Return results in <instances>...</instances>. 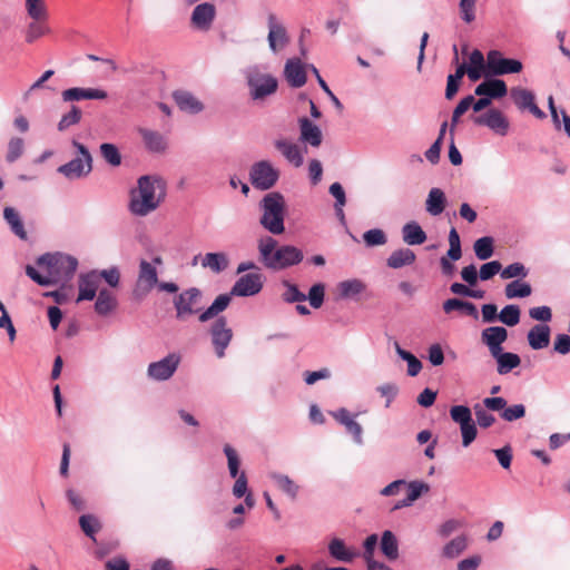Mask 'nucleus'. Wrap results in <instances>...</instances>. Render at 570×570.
<instances>
[{
  "label": "nucleus",
  "mask_w": 570,
  "mask_h": 570,
  "mask_svg": "<svg viewBox=\"0 0 570 570\" xmlns=\"http://www.w3.org/2000/svg\"><path fill=\"white\" fill-rule=\"evenodd\" d=\"M36 263L45 268L47 274H40L31 265L26 266V274L40 286L65 285L73 277L78 267L77 258L61 253L43 254Z\"/></svg>",
  "instance_id": "f257e3e1"
},
{
  "label": "nucleus",
  "mask_w": 570,
  "mask_h": 570,
  "mask_svg": "<svg viewBox=\"0 0 570 570\" xmlns=\"http://www.w3.org/2000/svg\"><path fill=\"white\" fill-rule=\"evenodd\" d=\"M166 197V183L156 175H145L138 178L137 187L130 191L129 210L131 214L145 217L155 212Z\"/></svg>",
  "instance_id": "f03ea898"
},
{
  "label": "nucleus",
  "mask_w": 570,
  "mask_h": 570,
  "mask_svg": "<svg viewBox=\"0 0 570 570\" xmlns=\"http://www.w3.org/2000/svg\"><path fill=\"white\" fill-rule=\"evenodd\" d=\"M264 284V276L253 272L240 276L233 285L229 294H220L199 316L200 323H206L224 312L230 304L232 296L248 297L258 294Z\"/></svg>",
  "instance_id": "7ed1b4c3"
},
{
  "label": "nucleus",
  "mask_w": 570,
  "mask_h": 570,
  "mask_svg": "<svg viewBox=\"0 0 570 570\" xmlns=\"http://www.w3.org/2000/svg\"><path fill=\"white\" fill-rule=\"evenodd\" d=\"M277 240L272 236H264L258 240L261 263L269 269L281 271L303 261V252L292 245L277 247Z\"/></svg>",
  "instance_id": "20e7f679"
},
{
  "label": "nucleus",
  "mask_w": 570,
  "mask_h": 570,
  "mask_svg": "<svg viewBox=\"0 0 570 570\" xmlns=\"http://www.w3.org/2000/svg\"><path fill=\"white\" fill-rule=\"evenodd\" d=\"M249 98L255 102H264L278 89L277 78L266 67L254 63L243 70Z\"/></svg>",
  "instance_id": "39448f33"
},
{
  "label": "nucleus",
  "mask_w": 570,
  "mask_h": 570,
  "mask_svg": "<svg viewBox=\"0 0 570 570\" xmlns=\"http://www.w3.org/2000/svg\"><path fill=\"white\" fill-rule=\"evenodd\" d=\"M262 216L259 224L273 235H281L285 232L286 202L283 194L272 191L266 194L259 202Z\"/></svg>",
  "instance_id": "423d86ee"
},
{
  "label": "nucleus",
  "mask_w": 570,
  "mask_h": 570,
  "mask_svg": "<svg viewBox=\"0 0 570 570\" xmlns=\"http://www.w3.org/2000/svg\"><path fill=\"white\" fill-rule=\"evenodd\" d=\"M72 146L77 149V156L57 169L69 180L86 177L92 170V157L88 148L77 140H72Z\"/></svg>",
  "instance_id": "0eeeda50"
},
{
  "label": "nucleus",
  "mask_w": 570,
  "mask_h": 570,
  "mask_svg": "<svg viewBox=\"0 0 570 570\" xmlns=\"http://www.w3.org/2000/svg\"><path fill=\"white\" fill-rule=\"evenodd\" d=\"M203 293L196 287H190L177 296H175L173 304L176 311V318L185 322L190 316L197 315L198 317L204 312L202 306Z\"/></svg>",
  "instance_id": "6e6552de"
},
{
  "label": "nucleus",
  "mask_w": 570,
  "mask_h": 570,
  "mask_svg": "<svg viewBox=\"0 0 570 570\" xmlns=\"http://www.w3.org/2000/svg\"><path fill=\"white\" fill-rule=\"evenodd\" d=\"M279 175V170L269 160H259L249 169L250 184L258 190L273 188L278 181Z\"/></svg>",
  "instance_id": "1a4fd4ad"
},
{
  "label": "nucleus",
  "mask_w": 570,
  "mask_h": 570,
  "mask_svg": "<svg viewBox=\"0 0 570 570\" xmlns=\"http://www.w3.org/2000/svg\"><path fill=\"white\" fill-rule=\"evenodd\" d=\"M450 416L452 421L460 426L462 435V445L469 446L476 438L478 429L472 419L470 407L466 405H453L450 409Z\"/></svg>",
  "instance_id": "9d476101"
},
{
  "label": "nucleus",
  "mask_w": 570,
  "mask_h": 570,
  "mask_svg": "<svg viewBox=\"0 0 570 570\" xmlns=\"http://www.w3.org/2000/svg\"><path fill=\"white\" fill-rule=\"evenodd\" d=\"M181 357L177 353H169L164 358L151 362L147 367L148 379L156 382H164L173 377L176 373Z\"/></svg>",
  "instance_id": "9b49d317"
},
{
  "label": "nucleus",
  "mask_w": 570,
  "mask_h": 570,
  "mask_svg": "<svg viewBox=\"0 0 570 570\" xmlns=\"http://www.w3.org/2000/svg\"><path fill=\"white\" fill-rule=\"evenodd\" d=\"M522 68L523 65L518 59L504 58L498 50L488 52V75L491 77L518 73Z\"/></svg>",
  "instance_id": "f8f14e48"
},
{
  "label": "nucleus",
  "mask_w": 570,
  "mask_h": 570,
  "mask_svg": "<svg viewBox=\"0 0 570 570\" xmlns=\"http://www.w3.org/2000/svg\"><path fill=\"white\" fill-rule=\"evenodd\" d=\"M473 122L489 128L499 136H505L510 129L509 119L497 108H490L485 112L473 117Z\"/></svg>",
  "instance_id": "ddd939ff"
},
{
  "label": "nucleus",
  "mask_w": 570,
  "mask_h": 570,
  "mask_svg": "<svg viewBox=\"0 0 570 570\" xmlns=\"http://www.w3.org/2000/svg\"><path fill=\"white\" fill-rule=\"evenodd\" d=\"M158 284V273L156 266L150 262L141 259L139 262L138 276L134 288L137 297H144L151 292Z\"/></svg>",
  "instance_id": "4468645a"
},
{
  "label": "nucleus",
  "mask_w": 570,
  "mask_h": 570,
  "mask_svg": "<svg viewBox=\"0 0 570 570\" xmlns=\"http://www.w3.org/2000/svg\"><path fill=\"white\" fill-rule=\"evenodd\" d=\"M267 42L273 53H278L289 43V36L283 23H281L274 13L267 17Z\"/></svg>",
  "instance_id": "2eb2a0df"
},
{
  "label": "nucleus",
  "mask_w": 570,
  "mask_h": 570,
  "mask_svg": "<svg viewBox=\"0 0 570 570\" xmlns=\"http://www.w3.org/2000/svg\"><path fill=\"white\" fill-rule=\"evenodd\" d=\"M217 10L212 2L197 4L190 14V26L198 31L207 32L212 29L216 19Z\"/></svg>",
  "instance_id": "dca6fc26"
},
{
  "label": "nucleus",
  "mask_w": 570,
  "mask_h": 570,
  "mask_svg": "<svg viewBox=\"0 0 570 570\" xmlns=\"http://www.w3.org/2000/svg\"><path fill=\"white\" fill-rule=\"evenodd\" d=\"M210 336L217 356L223 357L233 337V331L228 327L226 317L220 316L213 323Z\"/></svg>",
  "instance_id": "f3484780"
},
{
  "label": "nucleus",
  "mask_w": 570,
  "mask_h": 570,
  "mask_svg": "<svg viewBox=\"0 0 570 570\" xmlns=\"http://www.w3.org/2000/svg\"><path fill=\"white\" fill-rule=\"evenodd\" d=\"M511 98L520 110H529L539 119L546 117V114L535 105L534 94L528 89L514 87L510 91Z\"/></svg>",
  "instance_id": "a211bd4d"
},
{
  "label": "nucleus",
  "mask_w": 570,
  "mask_h": 570,
  "mask_svg": "<svg viewBox=\"0 0 570 570\" xmlns=\"http://www.w3.org/2000/svg\"><path fill=\"white\" fill-rule=\"evenodd\" d=\"M99 275L97 271L81 274L78 281L79 294L77 302L92 301L99 292Z\"/></svg>",
  "instance_id": "6ab92c4d"
},
{
  "label": "nucleus",
  "mask_w": 570,
  "mask_h": 570,
  "mask_svg": "<svg viewBox=\"0 0 570 570\" xmlns=\"http://www.w3.org/2000/svg\"><path fill=\"white\" fill-rule=\"evenodd\" d=\"M108 97L107 91L99 88H81L73 87L66 89L61 92V98L65 102L80 101L83 99L104 100Z\"/></svg>",
  "instance_id": "aec40b11"
},
{
  "label": "nucleus",
  "mask_w": 570,
  "mask_h": 570,
  "mask_svg": "<svg viewBox=\"0 0 570 570\" xmlns=\"http://www.w3.org/2000/svg\"><path fill=\"white\" fill-rule=\"evenodd\" d=\"M299 140L312 147H320L323 141L321 128L306 117L298 119Z\"/></svg>",
  "instance_id": "412c9836"
},
{
  "label": "nucleus",
  "mask_w": 570,
  "mask_h": 570,
  "mask_svg": "<svg viewBox=\"0 0 570 570\" xmlns=\"http://www.w3.org/2000/svg\"><path fill=\"white\" fill-rule=\"evenodd\" d=\"M284 75L293 88H301L306 83L305 67L298 58L288 59L285 63Z\"/></svg>",
  "instance_id": "4be33fe9"
},
{
  "label": "nucleus",
  "mask_w": 570,
  "mask_h": 570,
  "mask_svg": "<svg viewBox=\"0 0 570 570\" xmlns=\"http://www.w3.org/2000/svg\"><path fill=\"white\" fill-rule=\"evenodd\" d=\"M274 146L283 155V157L293 166L301 167L303 165V151L297 144L285 138H281L274 141Z\"/></svg>",
  "instance_id": "5701e85b"
},
{
  "label": "nucleus",
  "mask_w": 570,
  "mask_h": 570,
  "mask_svg": "<svg viewBox=\"0 0 570 570\" xmlns=\"http://www.w3.org/2000/svg\"><path fill=\"white\" fill-rule=\"evenodd\" d=\"M508 88L503 80L492 78L489 80H485L481 83H479L475 89L474 94L476 96H483L485 98H489L492 102L493 99L502 98L507 95Z\"/></svg>",
  "instance_id": "b1692460"
},
{
  "label": "nucleus",
  "mask_w": 570,
  "mask_h": 570,
  "mask_svg": "<svg viewBox=\"0 0 570 570\" xmlns=\"http://www.w3.org/2000/svg\"><path fill=\"white\" fill-rule=\"evenodd\" d=\"M425 210L431 216H440L448 206V198L445 193L438 187L429 190L425 203Z\"/></svg>",
  "instance_id": "393cba45"
},
{
  "label": "nucleus",
  "mask_w": 570,
  "mask_h": 570,
  "mask_svg": "<svg viewBox=\"0 0 570 570\" xmlns=\"http://www.w3.org/2000/svg\"><path fill=\"white\" fill-rule=\"evenodd\" d=\"M118 307L117 296L107 288H101L98 292L97 299L95 302V312L99 316H109Z\"/></svg>",
  "instance_id": "a878e982"
},
{
  "label": "nucleus",
  "mask_w": 570,
  "mask_h": 570,
  "mask_svg": "<svg viewBox=\"0 0 570 570\" xmlns=\"http://www.w3.org/2000/svg\"><path fill=\"white\" fill-rule=\"evenodd\" d=\"M328 553L337 562L350 563L352 562L357 553L350 547L346 546L344 540L340 538H333L328 542Z\"/></svg>",
  "instance_id": "bb28decb"
},
{
  "label": "nucleus",
  "mask_w": 570,
  "mask_h": 570,
  "mask_svg": "<svg viewBox=\"0 0 570 570\" xmlns=\"http://www.w3.org/2000/svg\"><path fill=\"white\" fill-rule=\"evenodd\" d=\"M173 97L183 111L195 115L204 110V105L189 91L178 90L174 92Z\"/></svg>",
  "instance_id": "cd10ccee"
},
{
  "label": "nucleus",
  "mask_w": 570,
  "mask_h": 570,
  "mask_svg": "<svg viewBox=\"0 0 570 570\" xmlns=\"http://www.w3.org/2000/svg\"><path fill=\"white\" fill-rule=\"evenodd\" d=\"M470 66L469 79L471 81H478L482 76L489 77L488 75V58L485 59L483 53L475 49L470 53L469 57Z\"/></svg>",
  "instance_id": "c85d7f7f"
},
{
  "label": "nucleus",
  "mask_w": 570,
  "mask_h": 570,
  "mask_svg": "<svg viewBox=\"0 0 570 570\" xmlns=\"http://www.w3.org/2000/svg\"><path fill=\"white\" fill-rule=\"evenodd\" d=\"M550 326L547 324H538L534 325L528 332V342L531 348L533 350H542L547 347L550 343Z\"/></svg>",
  "instance_id": "c756f323"
},
{
  "label": "nucleus",
  "mask_w": 570,
  "mask_h": 570,
  "mask_svg": "<svg viewBox=\"0 0 570 570\" xmlns=\"http://www.w3.org/2000/svg\"><path fill=\"white\" fill-rule=\"evenodd\" d=\"M402 239L409 246L422 245L428 236L419 223L412 220L403 225Z\"/></svg>",
  "instance_id": "7c9ffc66"
},
{
  "label": "nucleus",
  "mask_w": 570,
  "mask_h": 570,
  "mask_svg": "<svg viewBox=\"0 0 570 570\" xmlns=\"http://www.w3.org/2000/svg\"><path fill=\"white\" fill-rule=\"evenodd\" d=\"M139 134L148 150L153 153H164L166 150L167 140L163 134L147 128H140Z\"/></svg>",
  "instance_id": "2f4dec72"
},
{
  "label": "nucleus",
  "mask_w": 570,
  "mask_h": 570,
  "mask_svg": "<svg viewBox=\"0 0 570 570\" xmlns=\"http://www.w3.org/2000/svg\"><path fill=\"white\" fill-rule=\"evenodd\" d=\"M380 549H381L383 556L389 561H395L399 558V556H400L399 541H397L396 535L392 531L385 530L382 532V535L380 539Z\"/></svg>",
  "instance_id": "473e14b6"
},
{
  "label": "nucleus",
  "mask_w": 570,
  "mask_h": 570,
  "mask_svg": "<svg viewBox=\"0 0 570 570\" xmlns=\"http://www.w3.org/2000/svg\"><path fill=\"white\" fill-rule=\"evenodd\" d=\"M416 259L415 253L410 248H399L391 253L386 259L390 268L399 269L404 266L412 265Z\"/></svg>",
  "instance_id": "72a5a7b5"
},
{
  "label": "nucleus",
  "mask_w": 570,
  "mask_h": 570,
  "mask_svg": "<svg viewBox=\"0 0 570 570\" xmlns=\"http://www.w3.org/2000/svg\"><path fill=\"white\" fill-rule=\"evenodd\" d=\"M269 478L275 483V485L286 495L293 500L296 499L299 488L288 475L278 472H272L269 473Z\"/></svg>",
  "instance_id": "f704fd0d"
},
{
  "label": "nucleus",
  "mask_w": 570,
  "mask_h": 570,
  "mask_svg": "<svg viewBox=\"0 0 570 570\" xmlns=\"http://www.w3.org/2000/svg\"><path fill=\"white\" fill-rule=\"evenodd\" d=\"M365 284L357 278L343 281L337 285L338 295L341 298H355L357 295L365 291Z\"/></svg>",
  "instance_id": "c9c22d12"
},
{
  "label": "nucleus",
  "mask_w": 570,
  "mask_h": 570,
  "mask_svg": "<svg viewBox=\"0 0 570 570\" xmlns=\"http://www.w3.org/2000/svg\"><path fill=\"white\" fill-rule=\"evenodd\" d=\"M3 218L10 226L12 233L21 239H27V232L23 223L20 218L19 213L12 207H6L3 209Z\"/></svg>",
  "instance_id": "e433bc0d"
},
{
  "label": "nucleus",
  "mask_w": 570,
  "mask_h": 570,
  "mask_svg": "<svg viewBox=\"0 0 570 570\" xmlns=\"http://www.w3.org/2000/svg\"><path fill=\"white\" fill-rule=\"evenodd\" d=\"M443 311L449 314L453 311H462L465 314L478 318L479 313L475 305L471 302L461 301L459 298H449L443 303Z\"/></svg>",
  "instance_id": "4c0bfd02"
},
{
  "label": "nucleus",
  "mask_w": 570,
  "mask_h": 570,
  "mask_svg": "<svg viewBox=\"0 0 570 570\" xmlns=\"http://www.w3.org/2000/svg\"><path fill=\"white\" fill-rule=\"evenodd\" d=\"M228 263V257L225 253H207L203 258L202 265L218 274L227 268Z\"/></svg>",
  "instance_id": "58836bf2"
},
{
  "label": "nucleus",
  "mask_w": 570,
  "mask_h": 570,
  "mask_svg": "<svg viewBox=\"0 0 570 570\" xmlns=\"http://www.w3.org/2000/svg\"><path fill=\"white\" fill-rule=\"evenodd\" d=\"M24 7L27 14L31 20L46 21L49 17L47 3L45 0H26Z\"/></svg>",
  "instance_id": "ea45409f"
},
{
  "label": "nucleus",
  "mask_w": 570,
  "mask_h": 570,
  "mask_svg": "<svg viewBox=\"0 0 570 570\" xmlns=\"http://www.w3.org/2000/svg\"><path fill=\"white\" fill-rule=\"evenodd\" d=\"M532 293L531 285L521 281H512L505 285L504 294L508 299L524 298Z\"/></svg>",
  "instance_id": "a19ab883"
},
{
  "label": "nucleus",
  "mask_w": 570,
  "mask_h": 570,
  "mask_svg": "<svg viewBox=\"0 0 570 570\" xmlns=\"http://www.w3.org/2000/svg\"><path fill=\"white\" fill-rule=\"evenodd\" d=\"M394 348L396 354L407 363V374L416 376L422 370L421 361L409 351L403 350L397 342L394 343Z\"/></svg>",
  "instance_id": "79ce46f5"
},
{
  "label": "nucleus",
  "mask_w": 570,
  "mask_h": 570,
  "mask_svg": "<svg viewBox=\"0 0 570 570\" xmlns=\"http://www.w3.org/2000/svg\"><path fill=\"white\" fill-rule=\"evenodd\" d=\"M468 547L464 535H459L449 541L442 549V557L446 559L458 558Z\"/></svg>",
  "instance_id": "37998d69"
},
{
  "label": "nucleus",
  "mask_w": 570,
  "mask_h": 570,
  "mask_svg": "<svg viewBox=\"0 0 570 570\" xmlns=\"http://www.w3.org/2000/svg\"><path fill=\"white\" fill-rule=\"evenodd\" d=\"M507 338L508 331L502 326H491L481 333V340L485 345L502 344Z\"/></svg>",
  "instance_id": "c03bdc74"
},
{
  "label": "nucleus",
  "mask_w": 570,
  "mask_h": 570,
  "mask_svg": "<svg viewBox=\"0 0 570 570\" xmlns=\"http://www.w3.org/2000/svg\"><path fill=\"white\" fill-rule=\"evenodd\" d=\"M79 525H80L81 530L83 531V533L87 537H89L90 539L96 541L95 535L101 529V523H100L99 519L96 515H94V514H82L79 518Z\"/></svg>",
  "instance_id": "a18cd8bd"
},
{
  "label": "nucleus",
  "mask_w": 570,
  "mask_h": 570,
  "mask_svg": "<svg viewBox=\"0 0 570 570\" xmlns=\"http://www.w3.org/2000/svg\"><path fill=\"white\" fill-rule=\"evenodd\" d=\"M498 367L497 371L500 375H505L511 372L513 368L518 367L521 363V358L518 354L505 352L501 357L497 361Z\"/></svg>",
  "instance_id": "49530a36"
},
{
  "label": "nucleus",
  "mask_w": 570,
  "mask_h": 570,
  "mask_svg": "<svg viewBox=\"0 0 570 570\" xmlns=\"http://www.w3.org/2000/svg\"><path fill=\"white\" fill-rule=\"evenodd\" d=\"M473 249L475 253V256L485 261L489 259L494 252L493 248V238L490 236H484L479 239H476L473 244Z\"/></svg>",
  "instance_id": "de8ad7c7"
},
{
  "label": "nucleus",
  "mask_w": 570,
  "mask_h": 570,
  "mask_svg": "<svg viewBox=\"0 0 570 570\" xmlns=\"http://www.w3.org/2000/svg\"><path fill=\"white\" fill-rule=\"evenodd\" d=\"M100 154L105 161L112 167H117L121 164V155L116 145L110 142H104L100 145Z\"/></svg>",
  "instance_id": "09e8293b"
},
{
  "label": "nucleus",
  "mask_w": 570,
  "mask_h": 570,
  "mask_svg": "<svg viewBox=\"0 0 570 570\" xmlns=\"http://www.w3.org/2000/svg\"><path fill=\"white\" fill-rule=\"evenodd\" d=\"M224 453L227 458V466L229 471V475L232 478H236L240 474L239 466H240V459L237 453V451L229 444L224 445Z\"/></svg>",
  "instance_id": "8fccbe9b"
},
{
  "label": "nucleus",
  "mask_w": 570,
  "mask_h": 570,
  "mask_svg": "<svg viewBox=\"0 0 570 570\" xmlns=\"http://www.w3.org/2000/svg\"><path fill=\"white\" fill-rule=\"evenodd\" d=\"M499 320L508 326H515L520 322V308L511 304L503 307L499 314Z\"/></svg>",
  "instance_id": "3c124183"
},
{
  "label": "nucleus",
  "mask_w": 570,
  "mask_h": 570,
  "mask_svg": "<svg viewBox=\"0 0 570 570\" xmlns=\"http://www.w3.org/2000/svg\"><path fill=\"white\" fill-rule=\"evenodd\" d=\"M24 151V141L20 137H12L8 142L6 159L8 163H14Z\"/></svg>",
  "instance_id": "603ef678"
},
{
  "label": "nucleus",
  "mask_w": 570,
  "mask_h": 570,
  "mask_svg": "<svg viewBox=\"0 0 570 570\" xmlns=\"http://www.w3.org/2000/svg\"><path fill=\"white\" fill-rule=\"evenodd\" d=\"M449 245L448 256L453 262L459 261L462 256L461 240L458 230L452 227L449 232Z\"/></svg>",
  "instance_id": "864d4df0"
},
{
  "label": "nucleus",
  "mask_w": 570,
  "mask_h": 570,
  "mask_svg": "<svg viewBox=\"0 0 570 570\" xmlns=\"http://www.w3.org/2000/svg\"><path fill=\"white\" fill-rule=\"evenodd\" d=\"M528 274H529V271L525 268V266L522 263H519V262L508 265L500 273V275L503 279H510V278H515V277L524 278L528 276Z\"/></svg>",
  "instance_id": "5fc2aeb1"
},
{
  "label": "nucleus",
  "mask_w": 570,
  "mask_h": 570,
  "mask_svg": "<svg viewBox=\"0 0 570 570\" xmlns=\"http://www.w3.org/2000/svg\"><path fill=\"white\" fill-rule=\"evenodd\" d=\"M81 119V110L77 106H71L69 112L65 114L58 122V130L65 131L72 125H76Z\"/></svg>",
  "instance_id": "6e6d98bb"
},
{
  "label": "nucleus",
  "mask_w": 570,
  "mask_h": 570,
  "mask_svg": "<svg viewBox=\"0 0 570 570\" xmlns=\"http://www.w3.org/2000/svg\"><path fill=\"white\" fill-rule=\"evenodd\" d=\"M363 239L365 244L370 247L373 246H382L386 244L387 238L385 233L382 229L373 228L363 234Z\"/></svg>",
  "instance_id": "4d7b16f0"
},
{
  "label": "nucleus",
  "mask_w": 570,
  "mask_h": 570,
  "mask_svg": "<svg viewBox=\"0 0 570 570\" xmlns=\"http://www.w3.org/2000/svg\"><path fill=\"white\" fill-rule=\"evenodd\" d=\"M285 291L283 293V299L287 303H301L306 299V295L302 293L295 284L284 282Z\"/></svg>",
  "instance_id": "13d9d810"
},
{
  "label": "nucleus",
  "mask_w": 570,
  "mask_h": 570,
  "mask_svg": "<svg viewBox=\"0 0 570 570\" xmlns=\"http://www.w3.org/2000/svg\"><path fill=\"white\" fill-rule=\"evenodd\" d=\"M473 410H474L476 423L481 428L487 429V428H490L491 425H493L495 423L494 415L491 414L489 411H487V409L483 407L482 405L475 404L473 406Z\"/></svg>",
  "instance_id": "bf43d9fd"
},
{
  "label": "nucleus",
  "mask_w": 570,
  "mask_h": 570,
  "mask_svg": "<svg viewBox=\"0 0 570 570\" xmlns=\"http://www.w3.org/2000/svg\"><path fill=\"white\" fill-rule=\"evenodd\" d=\"M407 487V501H416L423 493L429 492V484L422 481H411L406 482Z\"/></svg>",
  "instance_id": "052dcab7"
},
{
  "label": "nucleus",
  "mask_w": 570,
  "mask_h": 570,
  "mask_svg": "<svg viewBox=\"0 0 570 570\" xmlns=\"http://www.w3.org/2000/svg\"><path fill=\"white\" fill-rule=\"evenodd\" d=\"M307 68H309L312 70V72L315 75L316 79H317V82L320 85V87L323 89V91L330 97L331 101L333 102V105L335 106V108L337 110H342L343 109V105L342 102L340 101V99L333 94V91L330 89V87L327 86V83L325 82V80L321 77L318 70L313 66V65H309L307 66Z\"/></svg>",
  "instance_id": "680f3d73"
},
{
  "label": "nucleus",
  "mask_w": 570,
  "mask_h": 570,
  "mask_svg": "<svg viewBox=\"0 0 570 570\" xmlns=\"http://www.w3.org/2000/svg\"><path fill=\"white\" fill-rule=\"evenodd\" d=\"M324 293L325 287L322 283H317L311 287L308 296H306V298H308L312 307L320 308L323 305Z\"/></svg>",
  "instance_id": "e2e57ef3"
},
{
  "label": "nucleus",
  "mask_w": 570,
  "mask_h": 570,
  "mask_svg": "<svg viewBox=\"0 0 570 570\" xmlns=\"http://www.w3.org/2000/svg\"><path fill=\"white\" fill-rule=\"evenodd\" d=\"M525 415V406L523 404H514L511 406H507L504 411L501 412L500 416L507 422H513L519 419H522Z\"/></svg>",
  "instance_id": "0e129e2a"
},
{
  "label": "nucleus",
  "mask_w": 570,
  "mask_h": 570,
  "mask_svg": "<svg viewBox=\"0 0 570 570\" xmlns=\"http://www.w3.org/2000/svg\"><path fill=\"white\" fill-rule=\"evenodd\" d=\"M42 22L43 21L32 20L28 24L27 31H26V41L27 42L31 43L36 39H38L39 37L43 36L45 33L48 32V29L42 26Z\"/></svg>",
  "instance_id": "69168bd1"
},
{
  "label": "nucleus",
  "mask_w": 570,
  "mask_h": 570,
  "mask_svg": "<svg viewBox=\"0 0 570 570\" xmlns=\"http://www.w3.org/2000/svg\"><path fill=\"white\" fill-rule=\"evenodd\" d=\"M502 265L499 261H491L483 264L479 272L481 281H489L498 273H501Z\"/></svg>",
  "instance_id": "338daca9"
},
{
  "label": "nucleus",
  "mask_w": 570,
  "mask_h": 570,
  "mask_svg": "<svg viewBox=\"0 0 570 570\" xmlns=\"http://www.w3.org/2000/svg\"><path fill=\"white\" fill-rule=\"evenodd\" d=\"M99 281L102 278L105 282L111 286L117 287L120 283V272L117 267H111L108 269H102L98 272Z\"/></svg>",
  "instance_id": "774afa93"
}]
</instances>
